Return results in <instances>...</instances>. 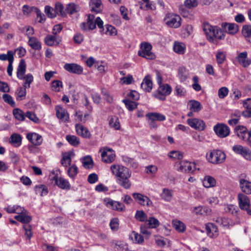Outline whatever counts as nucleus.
<instances>
[{
    "label": "nucleus",
    "instance_id": "6e6552de",
    "mask_svg": "<svg viewBox=\"0 0 251 251\" xmlns=\"http://www.w3.org/2000/svg\"><path fill=\"white\" fill-rule=\"evenodd\" d=\"M214 130L216 134L221 138L227 136L230 133L228 127L223 124H217L214 127Z\"/></svg>",
    "mask_w": 251,
    "mask_h": 251
},
{
    "label": "nucleus",
    "instance_id": "dca6fc26",
    "mask_svg": "<svg viewBox=\"0 0 251 251\" xmlns=\"http://www.w3.org/2000/svg\"><path fill=\"white\" fill-rule=\"evenodd\" d=\"M133 198L141 205L149 206L152 203L151 201L147 196L140 193H134L132 194Z\"/></svg>",
    "mask_w": 251,
    "mask_h": 251
},
{
    "label": "nucleus",
    "instance_id": "4468645a",
    "mask_svg": "<svg viewBox=\"0 0 251 251\" xmlns=\"http://www.w3.org/2000/svg\"><path fill=\"white\" fill-rule=\"evenodd\" d=\"M239 205L241 209L248 210L250 206V201L248 197L242 193L238 195Z\"/></svg>",
    "mask_w": 251,
    "mask_h": 251
},
{
    "label": "nucleus",
    "instance_id": "c85d7f7f",
    "mask_svg": "<svg viewBox=\"0 0 251 251\" xmlns=\"http://www.w3.org/2000/svg\"><path fill=\"white\" fill-rule=\"evenodd\" d=\"M173 227L178 232L183 233L186 229L185 224L181 221L178 220L172 221Z\"/></svg>",
    "mask_w": 251,
    "mask_h": 251
},
{
    "label": "nucleus",
    "instance_id": "393cba45",
    "mask_svg": "<svg viewBox=\"0 0 251 251\" xmlns=\"http://www.w3.org/2000/svg\"><path fill=\"white\" fill-rule=\"evenodd\" d=\"M240 186L243 192L247 194H251V182L245 179H241Z\"/></svg>",
    "mask_w": 251,
    "mask_h": 251
},
{
    "label": "nucleus",
    "instance_id": "052dcab7",
    "mask_svg": "<svg viewBox=\"0 0 251 251\" xmlns=\"http://www.w3.org/2000/svg\"><path fill=\"white\" fill-rule=\"evenodd\" d=\"M169 156L170 158L180 160L183 157V155L179 151H173L169 153Z\"/></svg>",
    "mask_w": 251,
    "mask_h": 251
},
{
    "label": "nucleus",
    "instance_id": "a19ab883",
    "mask_svg": "<svg viewBox=\"0 0 251 251\" xmlns=\"http://www.w3.org/2000/svg\"><path fill=\"white\" fill-rule=\"evenodd\" d=\"M0 60L2 61L8 60L10 63L11 61H14V52L12 50H8L7 54H0Z\"/></svg>",
    "mask_w": 251,
    "mask_h": 251
},
{
    "label": "nucleus",
    "instance_id": "e433bc0d",
    "mask_svg": "<svg viewBox=\"0 0 251 251\" xmlns=\"http://www.w3.org/2000/svg\"><path fill=\"white\" fill-rule=\"evenodd\" d=\"M130 238L136 243L142 244L144 242V239L143 237L138 233L132 231L130 235Z\"/></svg>",
    "mask_w": 251,
    "mask_h": 251
},
{
    "label": "nucleus",
    "instance_id": "58836bf2",
    "mask_svg": "<svg viewBox=\"0 0 251 251\" xmlns=\"http://www.w3.org/2000/svg\"><path fill=\"white\" fill-rule=\"evenodd\" d=\"M21 79L24 81V86L25 88H29L30 84L33 81V76L31 74H27L26 75H24L22 76Z\"/></svg>",
    "mask_w": 251,
    "mask_h": 251
},
{
    "label": "nucleus",
    "instance_id": "8fccbe9b",
    "mask_svg": "<svg viewBox=\"0 0 251 251\" xmlns=\"http://www.w3.org/2000/svg\"><path fill=\"white\" fill-rule=\"evenodd\" d=\"M66 138L67 141L72 146H76L79 144L78 138L75 135H68Z\"/></svg>",
    "mask_w": 251,
    "mask_h": 251
},
{
    "label": "nucleus",
    "instance_id": "6ab92c4d",
    "mask_svg": "<svg viewBox=\"0 0 251 251\" xmlns=\"http://www.w3.org/2000/svg\"><path fill=\"white\" fill-rule=\"evenodd\" d=\"M27 139L35 146H39L42 143V136L36 133H28L26 135Z\"/></svg>",
    "mask_w": 251,
    "mask_h": 251
},
{
    "label": "nucleus",
    "instance_id": "338daca9",
    "mask_svg": "<svg viewBox=\"0 0 251 251\" xmlns=\"http://www.w3.org/2000/svg\"><path fill=\"white\" fill-rule=\"evenodd\" d=\"M128 100H137L139 99V94L136 91L132 90L127 95Z\"/></svg>",
    "mask_w": 251,
    "mask_h": 251
},
{
    "label": "nucleus",
    "instance_id": "2eb2a0df",
    "mask_svg": "<svg viewBox=\"0 0 251 251\" xmlns=\"http://www.w3.org/2000/svg\"><path fill=\"white\" fill-rule=\"evenodd\" d=\"M52 179L55 181V184L61 189L68 190L70 188L71 185L69 181L62 177L55 176Z\"/></svg>",
    "mask_w": 251,
    "mask_h": 251
},
{
    "label": "nucleus",
    "instance_id": "1a4fd4ad",
    "mask_svg": "<svg viewBox=\"0 0 251 251\" xmlns=\"http://www.w3.org/2000/svg\"><path fill=\"white\" fill-rule=\"evenodd\" d=\"M187 124L192 128L200 130H203L205 127V124L204 122L197 118H190L187 120Z\"/></svg>",
    "mask_w": 251,
    "mask_h": 251
},
{
    "label": "nucleus",
    "instance_id": "ddd939ff",
    "mask_svg": "<svg viewBox=\"0 0 251 251\" xmlns=\"http://www.w3.org/2000/svg\"><path fill=\"white\" fill-rule=\"evenodd\" d=\"M64 68L69 73L80 75L83 72V68L80 65L75 63H66Z\"/></svg>",
    "mask_w": 251,
    "mask_h": 251
},
{
    "label": "nucleus",
    "instance_id": "603ef678",
    "mask_svg": "<svg viewBox=\"0 0 251 251\" xmlns=\"http://www.w3.org/2000/svg\"><path fill=\"white\" fill-rule=\"evenodd\" d=\"M226 53L223 51H218L216 54V61L218 64H222L226 60Z\"/></svg>",
    "mask_w": 251,
    "mask_h": 251
},
{
    "label": "nucleus",
    "instance_id": "9d476101",
    "mask_svg": "<svg viewBox=\"0 0 251 251\" xmlns=\"http://www.w3.org/2000/svg\"><path fill=\"white\" fill-rule=\"evenodd\" d=\"M179 167L178 171L184 173L193 172L196 168V164L193 162H190L186 161H181L179 163Z\"/></svg>",
    "mask_w": 251,
    "mask_h": 251
},
{
    "label": "nucleus",
    "instance_id": "423d86ee",
    "mask_svg": "<svg viewBox=\"0 0 251 251\" xmlns=\"http://www.w3.org/2000/svg\"><path fill=\"white\" fill-rule=\"evenodd\" d=\"M95 16L93 15L89 14L88 16L87 25L89 30L94 29L96 25H98V27L104 30L103 27V22L100 17H97L94 20Z\"/></svg>",
    "mask_w": 251,
    "mask_h": 251
},
{
    "label": "nucleus",
    "instance_id": "bb28decb",
    "mask_svg": "<svg viewBox=\"0 0 251 251\" xmlns=\"http://www.w3.org/2000/svg\"><path fill=\"white\" fill-rule=\"evenodd\" d=\"M202 183L205 188L213 187L216 185V180L213 177L206 176L203 178Z\"/></svg>",
    "mask_w": 251,
    "mask_h": 251
},
{
    "label": "nucleus",
    "instance_id": "9b49d317",
    "mask_svg": "<svg viewBox=\"0 0 251 251\" xmlns=\"http://www.w3.org/2000/svg\"><path fill=\"white\" fill-rule=\"evenodd\" d=\"M101 155L102 161L106 163L113 162L115 157L114 151L112 149L109 148H104Z\"/></svg>",
    "mask_w": 251,
    "mask_h": 251
},
{
    "label": "nucleus",
    "instance_id": "a211bd4d",
    "mask_svg": "<svg viewBox=\"0 0 251 251\" xmlns=\"http://www.w3.org/2000/svg\"><path fill=\"white\" fill-rule=\"evenodd\" d=\"M247 52L240 53L236 58V60L243 67H247L251 64V60L247 58Z\"/></svg>",
    "mask_w": 251,
    "mask_h": 251
},
{
    "label": "nucleus",
    "instance_id": "2f4dec72",
    "mask_svg": "<svg viewBox=\"0 0 251 251\" xmlns=\"http://www.w3.org/2000/svg\"><path fill=\"white\" fill-rule=\"evenodd\" d=\"M28 44L34 50H40L41 49V44L36 37H29Z\"/></svg>",
    "mask_w": 251,
    "mask_h": 251
},
{
    "label": "nucleus",
    "instance_id": "c9c22d12",
    "mask_svg": "<svg viewBox=\"0 0 251 251\" xmlns=\"http://www.w3.org/2000/svg\"><path fill=\"white\" fill-rule=\"evenodd\" d=\"M148 116L153 119V120L156 121H164L166 119L165 116L157 112H150L146 114Z\"/></svg>",
    "mask_w": 251,
    "mask_h": 251
},
{
    "label": "nucleus",
    "instance_id": "4be33fe9",
    "mask_svg": "<svg viewBox=\"0 0 251 251\" xmlns=\"http://www.w3.org/2000/svg\"><path fill=\"white\" fill-rule=\"evenodd\" d=\"M222 26L225 28L226 31L229 34L234 35L239 31V27L235 24L223 23Z\"/></svg>",
    "mask_w": 251,
    "mask_h": 251
},
{
    "label": "nucleus",
    "instance_id": "c03bdc74",
    "mask_svg": "<svg viewBox=\"0 0 251 251\" xmlns=\"http://www.w3.org/2000/svg\"><path fill=\"white\" fill-rule=\"evenodd\" d=\"M171 87L168 84H161L159 85L157 92L161 94L169 95L171 92Z\"/></svg>",
    "mask_w": 251,
    "mask_h": 251
},
{
    "label": "nucleus",
    "instance_id": "f257e3e1",
    "mask_svg": "<svg viewBox=\"0 0 251 251\" xmlns=\"http://www.w3.org/2000/svg\"><path fill=\"white\" fill-rule=\"evenodd\" d=\"M110 170L119 185L126 189L130 188L131 182L129 179L131 172L127 168L118 164H113L111 166Z\"/></svg>",
    "mask_w": 251,
    "mask_h": 251
},
{
    "label": "nucleus",
    "instance_id": "79ce46f5",
    "mask_svg": "<svg viewBox=\"0 0 251 251\" xmlns=\"http://www.w3.org/2000/svg\"><path fill=\"white\" fill-rule=\"evenodd\" d=\"M35 191L36 194H39L41 196H44L47 195L48 190L47 187L44 185H39L36 186Z\"/></svg>",
    "mask_w": 251,
    "mask_h": 251
},
{
    "label": "nucleus",
    "instance_id": "a18cd8bd",
    "mask_svg": "<svg viewBox=\"0 0 251 251\" xmlns=\"http://www.w3.org/2000/svg\"><path fill=\"white\" fill-rule=\"evenodd\" d=\"M123 101L129 111H132L137 108L138 104L135 101L128 99L124 100Z\"/></svg>",
    "mask_w": 251,
    "mask_h": 251
},
{
    "label": "nucleus",
    "instance_id": "69168bd1",
    "mask_svg": "<svg viewBox=\"0 0 251 251\" xmlns=\"http://www.w3.org/2000/svg\"><path fill=\"white\" fill-rule=\"evenodd\" d=\"M25 116L35 123H39L40 122L39 118L36 116V115L31 112H27L25 113Z\"/></svg>",
    "mask_w": 251,
    "mask_h": 251
},
{
    "label": "nucleus",
    "instance_id": "20e7f679",
    "mask_svg": "<svg viewBox=\"0 0 251 251\" xmlns=\"http://www.w3.org/2000/svg\"><path fill=\"white\" fill-rule=\"evenodd\" d=\"M181 18L176 14L168 13L166 14L164 21L166 25L170 27L177 28L181 25Z\"/></svg>",
    "mask_w": 251,
    "mask_h": 251
},
{
    "label": "nucleus",
    "instance_id": "6e6d98bb",
    "mask_svg": "<svg viewBox=\"0 0 251 251\" xmlns=\"http://www.w3.org/2000/svg\"><path fill=\"white\" fill-rule=\"evenodd\" d=\"M54 11H55L56 14H58L61 16H64L65 15V12L63 10L64 7L63 5L60 3L57 2L55 4L54 7Z\"/></svg>",
    "mask_w": 251,
    "mask_h": 251
},
{
    "label": "nucleus",
    "instance_id": "0eeeda50",
    "mask_svg": "<svg viewBox=\"0 0 251 251\" xmlns=\"http://www.w3.org/2000/svg\"><path fill=\"white\" fill-rule=\"evenodd\" d=\"M104 203L107 207L114 210L123 211L125 210V205L123 203L113 201L110 199H104Z\"/></svg>",
    "mask_w": 251,
    "mask_h": 251
},
{
    "label": "nucleus",
    "instance_id": "de8ad7c7",
    "mask_svg": "<svg viewBox=\"0 0 251 251\" xmlns=\"http://www.w3.org/2000/svg\"><path fill=\"white\" fill-rule=\"evenodd\" d=\"M13 112L15 118L18 120L23 121L25 120V116L22 110L18 108L15 109Z\"/></svg>",
    "mask_w": 251,
    "mask_h": 251
},
{
    "label": "nucleus",
    "instance_id": "3c124183",
    "mask_svg": "<svg viewBox=\"0 0 251 251\" xmlns=\"http://www.w3.org/2000/svg\"><path fill=\"white\" fill-rule=\"evenodd\" d=\"M148 226L149 228H156L159 226V222L157 219L153 217H150L147 219Z\"/></svg>",
    "mask_w": 251,
    "mask_h": 251
},
{
    "label": "nucleus",
    "instance_id": "bf43d9fd",
    "mask_svg": "<svg viewBox=\"0 0 251 251\" xmlns=\"http://www.w3.org/2000/svg\"><path fill=\"white\" fill-rule=\"evenodd\" d=\"M45 11L46 15L49 18H52L56 16L54 9L49 6L45 7Z\"/></svg>",
    "mask_w": 251,
    "mask_h": 251
},
{
    "label": "nucleus",
    "instance_id": "f8f14e48",
    "mask_svg": "<svg viewBox=\"0 0 251 251\" xmlns=\"http://www.w3.org/2000/svg\"><path fill=\"white\" fill-rule=\"evenodd\" d=\"M238 136L242 140L247 142L251 147V128L249 131H247L246 128L242 127L240 131H237Z\"/></svg>",
    "mask_w": 251,
    "mask_h": 251
},
{
    "label": "nucleus",
    "instance_id": "39448f33",
    "mask_svg": "<svg viewBox=\"0 0 251 251\" xmlns=\"http://www.w3.org/2000/svg\"><path fill=\"white\" fill-rule=\"evenodd\" d=\"M226 154L221 151H213L207 156L209 162L213 164L222 163L226 159Z\"/></svg>",
    "mask_w": 251,
    "mask_h": 251
},
{
    "label": "nucleus",
    "instance_id": "a878e982",
    "mask_svg": "<svg viewBox=\"0 0 251 251\" xmlns=\"http://www.w3.org/2000/svg\"><path fill=\"white\" fill-rule=\"evenodd\" d=\"M26 71V64L24 59H21L17 69V76L19 79H22L25 74Z\"/></svg>",
    "mask_w": 251,
    "mask_h": 251
},
{
    "label": "nucleus",
    "instance_id": "13d9d810",
    "mask_svg": "<svg viewBox=\"0 0 251 251\" xmlns=\"http://www.w3.org/2000/svg\"><path fill=\"white\" fill-rule=\"evenodd\" d=\"M149 227L146 224H142L140 226V232L145 236V237H149L151 232L149 230Z\"/></svg>",
    "mask_w": 251,
    "mask_h": 251
},
{
    "label": "nucleus",
    "instance_id": "680f3d73",
    "mask_svg": "<svg viewBox=\"0 0 251 251\" xmlns=\"http://www.w3.org/2000/svg\"><path fill=\"white\" fill-rule=\"evenodd\" d=\"M198 0H185L184 1V5L188 8L195 7L198 5Z\"/></svg>",
    "mask_w": 251,
    "mask_h": 251
},
{
    "label": "nucleus",
    "instance_id": "473e14b6",
    "mask_svg": "<svg viewBox=\"0 0 251 251\" xmlns=\"http://www.w3.org/2000/svg\"><path fill=\"white\" fill-rule=\"evenodd\" d=\"M109 125L110 127L115 130H119L121 128V125L118 117L111 116L108 119Z\"/></svg>",
    "mask_w": 251,
    "mask_h": 251
},
{
    "label": "nucleus",
    "instance_id": "09e8293b",
    "mask_svg": "<svg viewBox=\"0 0 251 251\" xmlns=\"http://www.w3.org/2000/svg\"><path fill=\"white\" fill-rule=\"evenodd\" d=\"M161 197L166 201H170L172 197V192L168 189L165 188L163 190Z\"/></svg>",
    "mask_w": 251,
    "mask_h": 251
},
{
    "label": "nucleus",
    "instance_id": "aec40b11",
    "mask_svg": "<svg viewBox=\"0 0 251 251\" xmlns=\"http://www.w3.org/2000/svg\"><path fill=\"white\" fill-rule=\"evenodd\" d=\"M56 116L61 120L64 122H67L69 119V114L67 111L60 106L57 105L55 107Z\"/></svg>",
    "mask_w": 251,
    "mask_h": 251
},
{
    "label": "nucleus",
    "instance_id": "7ed1b4c3",
    "mask_svg": "<svg viewBox=\"0 0 251 251\" xmlns=\"http://www.w3.org/2000/svg\"><path fill=\"white\" fill-rule=\"evenodd\" d=\"M152 46L147 42L142 43L140 44V50L138 51V55L147 59H154L155 54L151 51Z\"/></svg>",
    "mask_w": 251,
    "mask_h": 251
},
{
    "label": "nucleus",
    "instance_id": "4c0bfd02",
    "mask_svg": "<svg viewBox=\"0 0 251 251\" xmlns=\"http://www.w3.org/2000/svg\"><path fill=\"white\" fill-rule=\"evenodd\" d=\"M100 32L103 34L110 36H114L117 34L116 29L114 26L108 25H106V30H105L104 29V30H103V29H100Z\"/></svg>",
    "mask_w": 251,
    "mask_h": 251
},
{
    "label": "nucleus",
    "instance_id": "0e129e2a",
    "mask_svg": "<svg viewBox=\"0 0 251 251\" xmlns=\"http://www.w3.org/2000/svg\"><path fill=\"white\" fill-rule=\"evenodd\" d=\"M242 34L245 38L250 37L251 36V26L248 25L243 26Z\"/></svg>",
    "mask_w": 251,
    "mask_h": 251
},
{
    "label": "nucleus",
    "instance_id": "f3484780",
    "mask_svg": "<svg viewBox=\"0 0 251 251\" xmlns=\"http://www.w3.org/2000/svg\"><path fill=\"white\" fill-rule=\"evenodd\" d=\"M61 41V38L53 34L47 35L44 39L45 43L49 46H57Z\"/></svg>",
    "mask_w": 251,
    "mask_h": 251
},
{
    "label": "nucleus",
    "instance_id": "ea45409f",
    "mask_svg": "<svg viewBox=\"0 0 251 251\" xmlns=\"http://www.w3.org/2000/svg\"><path fill=\"white\" fill-rule=\"evenodd\" d=\"M61 164L65 167H67L71 164V158L70 153L66 152L62 154V158L61 160Z\"/></svg>",
    "mask_w": 251,
    "mask_h": 251
},
{
    "label": "nucleus",
    "instance_id": "4d7b16f0",
    "mask_svg": "<svg viewBox=\"0 0 251 251\" xmlns=\"http://www.w3.org/2000/svg\"><path fill=\"white\" fill-rule=\"evenodd\" d=\"M77 168L75 165L71 166L68 170V173L69 176L73 178L75 177V176L77 175Z\"/></svg>",
    "mask_w": 251,
    "mask_h": 251
},
{
    "label": "nucleus",
    "instance_id": "774afa93",
    "mask_svg": "<svg viewBox=\"0 0 251 251\" xmlns=\"http://www.w3.org/2000/svg\"><path fill=\"white\" fill-rule=\"evenodd\" d=\"M175 91L176 92V95L178 97H182L185 95L186 91L185 89L182 87L181 86L177 85L176 87Z\"/></svg>",
    "mask_w": 251,
    "mask_h": 251
},
{
    "label": "nucleus",
    "instance_id": "412c9836",
    "mask_svg": "<svg viewBox=\"0 0 251 251\" xmlns=\"http://www.w3.org/2000/svg\"><path fill=\"white\" fill-rule=\"evenodd\" d=\"M76 131L77 134L84 138H90L91 137V133L89 130L85 126L81 125H76L75 126Z\"/></svg>",
    "mask_w": 251,
    "mask_h": 251
},
{
    "label": "nucleus",
    "instance_id": "c756f323",
    "mask_svg": "<svg viewBox=\"0 0 251 251\" xmlns=\"http://www.w3.org/2000/svg\"><path fill=\"white\" fill-rule=\"evenodd\" d=\"M23 211L26 212L25 209L20 210V214L15 216V219L23 223H28L31 221V217L25 215Z\"/></svg>",
    "mask_w": 251,
    "mask_h": 251
},
{
    "label": "nucleus",
    "instance_id": "5fc2aeb1",
    "mask_svg": "<svg viewBox=\"0 0 251 251\" xmlns=\"http://www.w3.org/2000/svg\"><path fill=\"white\" fill-rule=\"evenodd\" d=\"M136 219L141 222L146 221L148 219V216L143 211H137L135 215Z\"/></svg>",
    "mask_w": 251,
    "mask_h": 251
},
{
    "label": "nucleus",
    "instance_id": "5701e85b",
    "mask_svg": "<svg viewBox=\"0 0 251 251\" xmlns=\"http://www.w3.org/2000/svg\"><path fill=\"white\" fill-rule=\"evenodd\" d=\"M205 228L207 234L210 237H216L218 235L217 227L212 223H208L205 226Z\"/></svg>",
    "mask_w": 251,
    "mask_h": 251
},
{
    "label": "nucleus",
    "instance_id": "7c9ffc66",
    "mask_svg": "<svg viewBox=\"0 0 251 251\" xmlns=\"http://www.w3.org/2000/svg\"><path fill=\"white\" fill-rule=\"evenodd\" d=\"M243 105L246 110L242 112L243 115L246 117H251V98L245 100Z\"/></svg>",
    "mask_w": 251,
    "mask_h": 251
},
{
    "label": "nucleus",
    "instance_id": "49530a36",
    "mask_svg": "<svg viewBox=\"0 0 251 251\" xmlns=\"http://www.w3.org/2000/svg\"><path fill=\"white\" fill-rule=\"evenodd\" d=\"M83 166L87 169L92 168L93 166V161L91 156H87L83 158Z\"/></svg>",
    "mask_w": 251,
    "mask_h": 251
},
{
    "label": "nucleus",
    "instance_id": "f704fd0d",
    "mask_svg": "<svg viewBox=\"0 0 251 251\" xmlns=\"http://www.w3.org/2000/svg\"><path fill=\"white\" fill-rule=\"evenodd\" d=\"M188 104L190 106V110L194 112H199L202 108L201 103L197 100H191Z\"/></svg>",
    "mask_w": 251,
    "mask_h": 251
},
{
    "label": "nucleus",
    "instance_id": "b1692460",
    "mask_svg": "<svg viewBox=\"0 0 251 251\" xmlns=\"http://www.w3.org/2000/svg\"><path fill=\"white\" fill-rule=\"evenodd\" d=\"M142 88L146 92H149L152 88V82L149 75L146 76L141 83Z\"/></svg>",
    "mask_w": 251,
    "mask_h": 251
},
{
    "label": "nucleus",
    "instance_id": "e2e57ef3",
    "mask_svg": "<svg viewBox=\"0 0 251 251\" xmlns=\"http://www.w3.org/2000/svg\"><path fill=\"white\" fill-rule=\"evenodd\" d=\"M37 10V8L35 7H30L27 5H25L23 7V12L24 15H28L32 11H35Z\"/></svg>",
    "mask_w": 251,
    "mask_h": 251
},
{
    "label": "nucleus",
    "instance_id": "37998d69",
    "mask_svg": "<svg viewBox=\"0 0 251 251\" xmlns=\"http://www.w3.org/2000/svg\"><path fill=\"white\" fill-rule=\"evenodd\" d=\"M185 46L184 44L175 42L174 46V50L175 52L179 54H183L185 52Z\"/></svg>",
    "mask_w": 251,
    "mask_h": 251
},
{
    "label": "nucleus",
    "instance_id": "72a5a7b5",
    "mask_svg": "<svg viewBox=\"0 0 251 251\" xmlns=\"http://www.w3.org/2000/svg\"><path fill=\"white\" fill-rule=\"evenodd\" d=\"M90 5L91 7V10L96 13L100 12L102 9L100 0H91Z\"/></svg>",
    "mask_w": 251,
    "mask_h": 251
},
{
    "label": "nucleus",
    "instance_id": "f03ea898",
    "mask_svg": "<svg viewBox=\"0 0 251 251\" xmlns=\"http://www.w3.org/2000/svg\"><path fill=\"white\" fill-rule=\"evenodd\" d=\"M202 28L207 40L211 43L217 45L219 40L225 38L224 32L217 26H212L207 22H204Z\"/></svg>",
    "mask_w": 251,
    "mask_h": 251
},
{
    "label": "nucleus",
    "instance_id": "cd10ccee",
    "mask_svg": "<svg viewBox=\"0 0 251 251\" xmlns=\"http://www.w3.org/2000/svg\"><path fill=\"white\" fill-rule=\"evenodd\" d=\"M9 142L14 147H18L22 143L21 136L19 134L13 133L11 135Z\"/></svg>",
    "mask_w": 251,
    "mask_h": 251
},
{
    "label": "nucleus",
    "instance_id": "864d4df0",
    "mask_svg": "<svg viewBox=\"0 0 251 251\" xmlns=\"http://www.w3.org/2000/svg\"><path fill=\"white\" fill-rule=\"evenodd\" d=\"M67 12L72 15L77 12L79 10V7L74 3L69 4L66 8Z\"/></svg>",
    "mask_w": 251,
    "mask_h": 251
}]
</instances>
